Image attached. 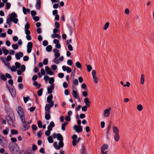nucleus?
Returning a JSON list of instances; mask_svg holds the SVG:
<instances>
[{
    "mask_svg": "<svg viewBox=\"0 0 154 154\" xmlns=\"http://www.w3.org/2000/svg\"><path fill=\"white\" fill-rule=\"evenodd\" d=\"M50 113H48V112H45V118L47 120H49L51 118V116L50 114Z\"/></svg>",
    "mask_w": 154,
    "mask_h": 154,
    "instance_id": "obj_23",
    "label": "nucleus"
},
{
    "mask_svg": "<svg viewBox=\"0 0 154 154\" xmlns=\"http://www.w3.org/2000/svg\"><path fill=\"white\" fill-rule=\"evenodd\" d=\"M33 44L31 42H29L28 43L27 48V52L28 53H30L32 51V48Z\"/></svg>",
    "mask_w": 154,
    "mask_h": 154,
    "instance_id": "obj_8",
    "label": "nucleus"
},
{
    "mask_svg": "<svg viewBox=\"0 0 154 154\" xmlns=\"http://www.w3.org/2000/svg\"><path fill=\"white\" fill-rule=\"evenodd\" d=\"M32 130L34 131L36 130L38 128L37 126L34 124H33L32 125Z\"/></svg>",
    "mask_w": 154,
    "mask_h": 154,
    "instance_id": "obj_46",
    "label": "nucleus"
},
{
    "mask_svg": "<svg viewBox=\"0 0 154 154\" xmlns=\"http://www.w3.org/2000/svg\"><path fill=\"white\" fill-rule=\"evenodd\" d=\"M80 153L81 154H88L87 153V150L83 144H82V148L80 151Z\"/></svg>",
    "mask_w": 154,
    "mask_h": 154,
    "instance_id": "obj_9",
    "label": "nucleus"
},
{
    "mask_svg": "<svg viewBox=\"0 0 154 154\" xmlns=\"http://www.w3.org/2000/svg\"><path fill=\"white\" fill-rule=\"evenodd\" d=\"M17 69L15 66H13L11 68V70L12 71L15 72L17 70Z\"/></svg>",
    "mask_w": 154,
    "mask_h": 154,
    "instance_id": "obj_58",
    "label": "nucleus"
},
{
    "mask_svg": "<svg viewBox=\"0 0 154 154\" xmlns=\"http://www.w3.org/2000/svg\"><path fill=\"white\" fill-rule=\"evenodd\" d=\"M108 148L109 146L107 144L103 145L101 148V154H107L108 152V151L106 150L105 151V152H104V149H107Z\"/></svg>",
    "mask_w": 154,
    "mask_h": 154,
    "instance_id": "obj_4",
    "label": "nucleus"
},
{
    "mask_svg": "<svg viewBox=\"0 0 154 154\" xmlns=\"http://www.w3.org/2000/svg\"><path fill=\"white\" fill-rule=\"evenodd\" d=\"M53 145L56 149L58 150L59 146H58L57 142H54L53 143Z\"/></svg>",
    "mask_w": 154,
    "mask_h": 154,
    "instance_id": "obj_50",
    "label": "nucleus"
},
{
    "mask_svg": "<svg viewBox=\"0 0 154 154\" xmlns=\"http://www.w3.org/2000/svg\"><path fill=\"white\" fill-rule=\"evenodd\" d=\"M25 29H28L30 28V25L29 24L28 22H27L25 26Z\"/></svg>",
    "mask_w": 154,
    "mask_h": 154,
    "instance_id": "obj_48",
    "label": "nucleus"
},
{
    "mask_svg": "<svg viewBox=\"0 0 154 154\" xmlns=\"http://www.w3.org/2000/svg\"><path fill=\"white\" fill-rule=\"evenodd\" d=\"M84 101L86 106L88 107H89L90 106V102L89 101L88 99V98L85 97L84 99Z\"/></svg>",
    "mask_w": 154,
    "mask_h": 154,
    "instance_id": "obj_18",
    "label": "nucleus"
},
{
    "mask_svg": "<svg viewBox=\"0 0 154 154\" xmlns=\"http://www.w3.org/2000/svg\"><path fill=\"white\" fill-rule=\"evenodd\" d=\"M5 76L6 78H8L9 79H11L12 78V76L11 75L8 73H7L6 74Z\"/></svg>",
    "mask_w": 154,
    "mask_h": 154,
    "instance_id": "obj_56",
    "label": "nucleus"
},
{
    "mask_svg": "<svg viewBox=\"0 0 154 154\" xmlns=\"http://www.w3.org/2000/svg\"><path fill=\"white\" fill-rule=\"evenodd\" d=\"M4 140H5L4 138L0 134V144L2 146L4 145L3 142Z\"/></svg>",
    "mask_w": 154,
    "mask_h": 154,
    "instance_id": "obj_27",
    "label": "nucleus"
},
{
    "mask_svg": "<svg viewBox=\"0 0 154 154\" xmlns=\"http://www.w3.org/2000/svg\"><path fill=\"white\" fill-rule=\"evenodd\" d=\"M43 90V89L42 88H41L37 92V94L39 96H40L42 95V91Z\"/></svg>",
    "mask_w": 154,
    "mask_h": 154,
    "instance_id": "obj_38",
    "label": "nucleus"
},
{
    "mask_svg": "<svg viewBox=\"0 0 154 154\" xmlns=\"http://www.w3.org/2000/svg\"><path fill=\"white\" fill-rule=\"evenodd\" d=\"M23 13L25 14H26L27 12L29 13L30 12V10L29 9H26L24 7H23Z\"/></svg>",
    "mask_w": 154,
    "mask_h": 154,
    "instance_id": "obj_22",
    "label": "nucleus"
},
{
    "mask_svg": "<svg viewBox=\"0 0 154 154\" xmlns=\"http://www.w3.org/2000/svg\"><path fill=\"white\" fill-rule=\"evenodd\" d=\"M6 119H7V120L8 121V124H9L10 125H11L13 124V120L10 117H9V116H7Z\"/></svg>",
    "mask_w": 154,
    "mask_h": 154,
    "instance_id": "obj_21",
    "label": "nucleus"
},
{
    "mask_svg": "<svg viewBox=\"0 0 154 154\" xmlns=\"http://www.w3.org/2000/svg\"><path fill=\"white\" fill-rule=\"evenodd\" d=\"M81 87L82 88L85 89V90H87V89L86 88V85L85 84H83L81 86Z\"/></svg>",
    "mask_w": 154,
    "mask_h": 154,
    "instance_id": "obj_57",
    "label": "nucleus"
},
{
    "mask_svg": "<svg viewBox=\"0 0 154 154\" xmlns=\"http://www.w3.org/2000/svg\"><path fill=\"white\" fill-rule=\"evenodd\" d=\"M15 67L17 69H19L20 66V63L18 62H16L15 63Z\"/></svg>",
    "mask_w": 154,
    "mask_h": 154,
    "instance_id": "obj_44",
    "label": "nucleus"
},
{
    "mask_svg": "<svg viewBox=\"0 0 154 154\" xmlns=\"http://www.w3.org/2000/svg\"><path fill=\"white\" fill-rule=\"evenodd\" d=\"M21 70L23 72H24L25 70L26 67L24 65H23L21 66Z\"/></svg>",
    "mask_w": 154,
    "mask_h": 154,
    "instance_id": "obj_49",
    "label": "nucleus"
},
{
    "mask_svg": "<svg viewBox=\"0 0 154 154\" xmlns=\"http://www.w3.org/2000/svg\"><path fill=\"white\" fill-rule=\"evenodd\" d=\"M109 23L108 22H107L105 24L103 29L104 30H106L109 26Z\"/></svg>",
    "mask_w": 154,
    "mask_h": 154,
    "instance_id": "obj_35",
    "label": "nucleus"
},
{
    "mask_svg": "<svg viewBox=\"0 0 154 154\" xmlns=\"http://www.w3.org/2000/svg\"><path fill=\"white\" fill-rule=\"evenodd\" d=\"M50 88L48 87L47 88L48 92L49 94H51L52 92L53 89L54 88V85L52 84L50 86Z\"/></svg>",
    "mask_w": 154,
    "mask_h": 154,
    "instance_id": "obj_13",
    "label": "nucleus"
},
{
    "mask_svg": "<svg viewBox=\"0 0 154 154\" xmlns=\"http://www.w3.org/2000/svg\"><path fill=\"white\" fill-rule=\"evenodd\" d=\"M45 69L47 73L50 75H52L54 74L53 72L48 66H46L45 67Z\"/></svg>",
    "mask_w": 154,
    "mask_h": 154,
    "instance_id": "obj_11",
    "label": "nucleus"
},
{
    "mask_svg": "<svg viewBox=\"0 0 154 154\" xmlns=\"http://www.w3.org/2000/svg\"><path fill=\"white\" fill-rule=\"evenodd\" d=\"M23 79V77L21 76H19L18 77L17 82H21Z\"/></svg>",
    "mask_w": 154,
    "mask_h": 154,
    "instance_id": "obj_51",
    "label": "nucleus"
},
{
    "mask_svg": "<svg viewBox=\"0 0 154 154\" xmlns=\"http://www.w3.org/2000/svg\"><path fill=\"white\" fill-rule=\"evenodd\" d=\"M17 111L18 113L20 116L21 119L25 118L23 110L21 107L18 106L17 107Z\"/></svg>",
    "mask_w": 154,
    "mask_h": 154,
    "instance_id": "obj_1",
    "label": "nucleus"
},
{
    "mask_svg": "<svg viewBox=\"0 0 154 154\" xmlns=\"http://www.w3.org/2000/svg\"><path fill=\"white\" fill-rule=\"evenodd\" d=\"M37 124L38 127L39 128H42V122L40 120L37 122Z\"/></svg>",
    "mask_w": 154,
    "mask_h": 154,
    "instance_id": "obj_41",
    "label": "nucleus"
},
{
    "mask_svg": "<svg viewBox=\"0 0 154 154\" xmlns=\"http://www.w3.org/2000/svg\"><path fill=\"white\" fill-rule=\"evenodd\" d=\"M111 110V108H109L108 109H106L104 111V113L103 116L105 117H107L109 116L110 112H109Z\"/></svg>",
    "mask_w": 154,
    "mask_h": 154,
    "instance_id": "obj_10",
    "label": "nucleus"
},
{
    "mask_svg": "<svg viewBox=\"0 0 154 154\" xmlns=\"http://www.w3.org/2000/svg\"><path fill=\"white\" fill-rule=\"evenodd\" d=\"M8 83L11 85V86L13 87L14 86L13 85V81L12 79H10L8 81Z\"/></svg>",
    "mask_w": 154,
    "mask_h": 154,
    "instance_id": "obj_59",
    "label": "nucleus"
},
{
    "mask_svg": "<svg viewBox=\"0 0 154 154\" xmlns=\"http://www.w3.org/2000/svg\"><path fill=\"white\" fill-rule=\"evenodd\" d=\"M57 66L55 65H53L51 66V68L54 70H55L57 69Z\"/></svg>",
    "mask_w": 154,
    "mask_h": 154,
    "instance_id": "obj_52",
    "label": "nucleus"
},
{
    "mask_svg": "<svg viewBox=\"0 0 154 154\" xmlns=\"http://www.w3.org/2000/svg\"><path fill=\"white\" fill-rule=\"evenodd\" d=\"M113 132L115 134H118L119 132V130L118 128L116 126H114L113 129Z\"/></svg>",
    "mask_w": 154,
    "mask_h": 154,
    "instance_id": "obj_25",
    "label": "nucleus"
},
{
    "mask_svg": "<svg viewBox=\"0 0 154 154\" xmlns=\"http://www.w3.org/2000/svg\"><path fill=\"white\" fill-rule=\"evenodd\" d=\"M93 77L94 80V82L95 83H98V79L97 77L96 76Z\"/></svg>",
    "mask_w": 154,
    "mask_h": 154,
    "instance_id": "obj_61",
    "label": "nucleus"
},
{
    "mask_svg": "<svg viewBox=\"0 0 154 154\" xmlns=\"http://www.w3.org/2000/svg\"><path fill=\"white\" fill-rule=\"evenodd\" d=\"M57 140L60 141L63 140V138L62 135L60 133H58L57 134Z\"/></svg>",
    "mask_w": 154,
    "mask_h": 154,
    "instance_id": "obj_26",
    "label": "nucleus"
},
{
    "mask_svg": "<svg viewBox=\"0 0 154 154\" xmlns=\"http://www.w3.org/2000/svg\"><path fill=\"white\" fill-rule=\"evenodd\" d=\"M145 81L144 75L143 74H142L141 75V78L140 79L141 84L143 85L144 84Z\"/></svg>",
    "mask_w": 154,
    "mask_h": 154,
    "instance_id": "obj_29",
    "label": "nucleus"
},
{
    "mask_svg": "<svg viewBox=\"0 0 154 154\" xmlns=\"http://www.w3.org/2000/svg\"><path fill=\"white\" fill-rule=\"evenodd\" d=\"M68 124V123L66 122H65L64 123L62 124L61 126V128L63 131L65 130V127Z\"/></svg>",
    "mask_w": 154,
    "mask_h": 154,
    "instance_id": "obj_30",
    "label": "nucleus"
},
{
    "mask_svg": "<svg viewBox=\"0 0 154 154\" xmlns=\"http://www.w3.org/2000/svg\"><path fill=\"white\" fill-rule=\"evenodd\" d=\"M1 78L4 81H5L7 80L6 76L3 74H2L1 75Z\"/></svg>",
    "mask_w": 154,
    "mask_h": 154,
    "instance_id": "obj_47",
    "label": "nucleus"
},
{
    "mask_svg": "<svg viewBox=\"0 0 154 154\" xmlns=\"http://www.w3.org/2000/svg\"><path fill=\"white\" fill-rule=\"evenodd\" d=\"M75 65L76 67L78 68L81 69L82 68V65L79 62H77L75 63Z\"/></svg>",
    "mask_w": 154,
    "mask_h": 154,
    "instance_id": "obj_32",
    "label": "nucleus"
},
{
    "mask_svg": "<svg viewBox=\"0 0 154 154\" xmlns=\"http://www.w3.org/2000/svg\"><path fill=\"white\" fill-rule=\"evenodd\" d=\"M31 14L32 16H34L36 14V13L35 11L32 10L31 11Z\"/></svg>",
    "mask_w": 154,
    "mask_h": 154,
    "instance_id": "obj_64",
    "label": "nucleus"
},
{
    "mask_svg": "<svg viewBox=\"0 0 154 154\" xmlns=\"http://www.w3.org/2000/svg\"><path fill=\"white\" fill-rule=\"evenodd\" d=\"M18 19H15L14 20H12L11 18H8L7 19L6 23L9 25V27L11 26V21H13L15 23L17 24L18 22Z\"/></svg>",
    "mask_w": 154,
    "mask_h": 154,
    "instance_id": "obj_3",
    "label": "nucleus"
},
{
    "mask_svg": "<svg viewBox=\"0 0 154 154\" xmlns=\"http://www.w3.org/2000/svg\"><path fill=\"white\" fill-rule=\"evenodd\" d=\"M86 66H87V69L88 71L89 72H90L92 70V67L90 65H87V64H86Z\"/></svg>",
    "mask_w": 154,
    "mask_h": 154,
    "instance_id": "obj_43",
    "label": "nucleus"
},
{
    "mask_svg": "<svg viewBox=\"0 0 154 154\" xmlns=\"http://www.w3.org/2000/svg\"><path fill=\"white\" fill-rule=\"evenodd\" d=\"M64 144L63 140L60 141L59 142V147H58V150H60V148H62Z\"/></svg>",
    "mask_w": 154,
    "mask_h": 154,
    "instance_id": "obj_28",
    "label": "nucleus"
},
{
    "mask_svg": "<svg viewBox=\"0 0 154 154\" xmlns=\"http://www.w3.org/2000/svg\"><path fill=\"white\" fill-rule=\"evenodd\" d=\"M81 138L80 137H79L77 140H72V145L73 146H75L76 145V144L78 143L80 140Z\"/></svg>",
    "mask_w": 154,
    "mask_h": 154,
    "instance_id": "obj_20",
    "label": "nucleus"
},
{
    "mask_svg": "<svg viewBox=\"0 0 154 154\" xmlns=\"http://www.w3.org/2000/svg\"><path fill=\"white\" fill-rule=\"evenodd\" d=\"M18 87L20 89H23V85L22 83L19 84L18 85Z\"/></svg>",
    "mask_w": 154,
    "mask_h": 154,
    "instance_id": "obj_63",
    "label": "nucleus"
},
{
    "mask_svg": "<svg viewBox=\"0 0 154 154\" xmlns=\"http://www.w3.org/2000/svg\"><path fill=\"white\" fill-rule=\"evenodd\" d=\"M11 133L12 135L17 134H18V131L14 129H12L11 131Z\"/></svg>",
    "mask_w": 154,
    "mask_h": 154,
    "instance_id": "obj_33",
    "label": "nucleus"
},
{
    "mask_svg": "<svg viewBox=\"0 0 154 154\" xmlns=\"http://www.w3.org/2000/svg\"><path fill=\"white\" fill-rule=\"evenodd\" d=\"M143 109V107L141 104H139L137 106V109L139 111H141Z\"/></svg>",
    "mask_w": 154,
    "mask_h": 154,
    "instance_id": "obj_34",
    "label": "nucleus"
},
{
    "mask_svg": "<svg viewBox=\"0 0 154 154\" xmlns=\"http://www.w3.org/2000/svg\"><path fill=\"white\" fill-rule=\"evenodd\" d=\"M114 139L117 142L119 141V133L115 134L114 136Z\"/></svg>",
    "mask_w": 154,
    "mask_h": 154,
    "instance_id": "obj_31",
    "label": "nucleus"
},
{
    "mask_svg": "<svg viewBox=\"0 0 154 154\" xmlns=\"http://www.w3.org/2000/svg\"><path fill=\"white\" fill-rule=\"evenodd\" d=\"M23 53L21 52H20L15 54V57L17 60H19L20 59L21 57H23Z\"/></svg>",
    "mask_w": 154,
    "mask_h": 154,
    "instance_id": "obj_12",
    "label": "nucleus"
},
{
    "mask_svg": "<svg viewBox=\"0 0 154 154\" xmlns=\"http://www.w3.org/2000/svg\"><path fill=\"white\" fill-rule=\"evenodd\" d=\"M53 96L52 94H51L47 98V102L48 103H51V102H52L53 103H54V102L53 101L51 100L53 99Z\"/></svg>",
    "mask_w": 154,
    "mask_h": 154,
    "instance_id": "obj_14",
    "label": "nucleus"
},
{
    "mask_svg": "<svg viewBox=\"0 0 154 154\" xmlns=\"http://www.w3.org/2000/svg\"><path fill=\"white\" fill-rule=\"evenodd\" d=\"M2 49L3 51V53L5 55H7L9 53L8 51L6 49L5 47H2Z\"/></svg>",
    "mask_w": 154,
    "mask_h": 154,
    "instance_id": "obj_24",
    "label": "nucleus"
},
{
    "mask_svg": "<svg viewBox=\"0 0 154 154\" xmlns=\"http://www.w3.org/2000/svg\"><path fill=\"white\" fill-rule=\"evenodd\" d=\"M49 83L50 84H52L54 82V79L53 77H51L49 79Z\"/></svg>",
    "mask_w": 154,
    "mask_h": 154,
    "instance_id": "obj_42",
    "label": "nucleus"
},
{
    "mask_svg": "<svg viewBox=\"0 0 154 154\" xmlns=\"http://www.w3.org/2000/svg\"><path fill=\"white\" fill-rule=\"evenodd\" d=\"M29 99L30 97L29 96H27L26 97H23V100L25 103H26L28 101V100Z\"/></svg>",
    "mask_w": 154,
    "mask_h": 154,
    "instance_id": "obj_45",
    "label": "nucleus"
},
{
    "mask_svg": "<svg viewBox=\"0 0 154 154\" xmlns=\"http://www.w3.org/2000/svg\"><path fill=\"white\" fill-rule=\"evenodd\" d=\"M7 87L8 89V90H9L10 92L11 93V94L12 95V96L13 97H14L16 96V90H15L14 87V86L12 87V89H10L9 88V87L8 86V85H7Z\"/></svg>",
    "mask_w": 154,
    "mask_h": 154,
    "instance_id": "obj_6",
    "label": "nucleus"
},
{
    "mask_svg": "<svg viewBox=\"0 0 154 154\" xmlns=\"http://www.w3.org/2000/svg\"><path fill=\"white\" fill-rule=\"evenodd\" d=\"M67 63L68 65L71 66L72 64V61L71 60L69 59L67 61Z\"/></svg>",
    "mask_w": 154,
    "mask_h": 154,
    "instance_id": "obj_54",
    "label": "nucleus"
},
{
    "mask_svg": "<svg viewBox=\"0 0 154 154\" xmlns=\"http://www.w3.org/2000/svg\"><path fill=\"white\" fill-rule=\"evenodd\" d=\"M17 14L14 12H12L10 14V18L12 20H14L15 19H17Z\"/></svg>",
    "mask_w": 154,
    "mask_h": 154,
    "instance_id": "obj_17",
    "label": "nucleus"
},
{
    "mask_svg": "<svg viewBox=\"0 0 154 154\" xmlns=\"http://www.w3.org/2000/svg\"><path fill=\"white\" fill-rule=\"evenodd\" d=\"M72 94L75 99L78 98L79 96L77 91L73 90L72 91Z\"/></svg>",
    "mask_w": 154,
    "mask_h": 154,
    "instance_id": "obj_16",
    "label": "nucleus"
},
{
    "mask_svg": "<svg viewBox=\"0 0 154 154\" xmlns=\"http://www.w3.org/2000/svg\"><path fill=\"white\" fill-rule=\"evenodd\" d=\"M48 141L49 143H52L54 142V140L51 136H50L48 137Z\"/></svg>",
    "mask_w": 154,
    "mask_h": 154,
    "instance_id": "obj_37",
    "label": "nucleus"
},
{
    "mask_svg": "<svg viewBox=\"0 0 154 154\" xmlns=\"http://www.w3.org/2000/svg\"><path fill=\"white\" fill-rule=\"evenodd\" d=\"M33 85L35 86L36 89L39 88L42 86L40 84L38 83V82L36 81L33 82Z\"/></svg>",
    "mask_w": 154,
    "mask_h": 154,
    "instance_id": "obj_19",
    "label": "nucleus"
},
{
    "mask_svg": "<svg viewBox=\"0 0 154 154\" xmlns=\"http://www.w3.org/2000/svg\"><path fill=\"white\" fill-rule=\"evenodd\" d=\"M54 105V103L52 102L51 103L47 104L45 107V110L46 111L45 112H48V113H51V111L50 110V109Z\"/></svg>",
    "mask_w": 154,
    "mask_h": 154,
    "instance_id": "obj_5",
    "label": "nucleus"
},
{
    "mask_svg": "<svg viewBox=\"0 0 154 154\" xmlns=\"http://www.w3.org/2000/svg\"><path fill=\"white\" fill-rule=\"evenodd\" d=\"M54 26L55 27V28L59 29L60 28V25L59 23L57 22H55L54 23Z\"/></svg>",
    "mask_w": 154,
    "mask_h": 154,
    "instance_id": "obj_40",
    "label": "nucleus"
},
{
    "mask_svg": "<svg viewBox=\"0 0 154 154\" xmlns=\"http://www.w3.org/2000/svg\"><path fill=\"white\" fill-rule=\"evenodd\" d=\"M52 49V47L51 45H49L46 47V50L47 51L50 52L51 51Z\"/></svg>",
    "mask_w": 154,
    "mask_h": 154,
    "instance_id": "obj_36",
    "label": "nucleus"
},
{
    "mask_svg": "<svg viewBox=\"0 0 154 154\" xmlns=\"http://www.w3.org/2000/svg\"><path fill=\"white\" fill-rule=\"evenodd\" d=\"M9 131V129L6 128L5 130L3 131V133L5 135H7L8 134V132Z\"/></svg>",
    "mask_w": 154,
    "mask_h": 154,
    "instance_id": "obj_39",
    "label": "nucleus"
},
{
    "mask_svg": "<svg viewBox=\"0 0 154 154\" xmlns=\"http://www.w3.org/2000/svg\"><path fill=\"white\" fill-rule=\"evenodd\" d=\"M29 57L28 56H25L23 57V60L24 61H26L29 60Z\"/></svg>",
    "mask_w": 154,
    "mask_h": 154,
    "instance_id": "obj_60",
    "label": "nucleus"
},
{
    "mask_svg": "<svg viewBox=\"0 0 154 154\" xmlns=\"http://www.w3.org/2000/svg\"><path fill=\"white\" fill-rule=\"evenodd\" d=\"M21 122L23 124V126L24 128L23 131H26L29 128H30V126L29 124V123H27L25 121V118H23L21 119Z\"/></svg>",
    "mask_w": 154,
    "mask_h": 154,
    "instance_id": "obj_2",
    "label": "nucleus"
},
{
    "mask_svg": "<svg viewBox=\"0 0 154 154\" xmlns=\"http://www.w3.org/2000/svg\"><path fill=\"white\" fill-rule=\"evenodd\" d=\"M58 76L59 78H62L64 77V75L63 73H59L58 74Z\"/></svg>",
    "mask_w": 154,
    "mask_h": 154,
    "instance_id": "obj_62",
    "label": "nucleus"
},
{
    "mask_svg": "<svg viewBox=\"0 0 154 154\" xmlns=\"http://www.w3.org/2000/svg\"><path fill=\"white\" fill-rule=\"evenodd\" d=\"M12 47L14 50H16L18 48V46L16 44H13L12 45Z\"/></svg>",
    "mask_w": 154,
    "mask_h": 154,
    "instance_id": "obj_53",
    "label": "nucleus"
},
{
    "mask_svg": "<svg viewBox=\"0 0 154 154\" xmlns=\"http://www.w3.org/2000/svg\"><path fill=\"white\" fill-rule=\"evenodd\" d=\"M73 128L75 130V131L77 133L81 132L82 131V127L81 125L78 126L76 125H74L73 126Z\"/></svg>",
    "mask_w": 154,
    "mask_h": 154,
    "instance_id": "obj_7",
    "label": "nucleus"
},
{
    "mask_svg": "<svg viewBox=\"0 0 154 154\" xmlns=\"http://www.w3.org/2000/svg\"><path fill=\"white\" fill-rule=\"evenodd\" d=\"M48 42L46 40H44L43 42V45L44 46H46L47 45H48Z\"/></svg>",
    "mask_w": 154,
    "mask_h": 154,
    "instance_id": "obj_55",
    "label": "nucleus"
},
{
    "mask_svg": "<svg viewBox=\"0 0 154 154\" xmlns=\"http://www.w3.org/2000/svg\"><path fill=\"white\" fill-rule=\"evenodd\" d=\"M41 0H37L36 1V4L35 5L36 8L38 9H40L41 8Z\"/></svg>",
    "mask_w": 154,
    "mask_h": 154,
    "instance_id": "obj_15",
    "label": "nucleus"
}]
</instances>
